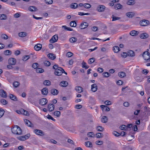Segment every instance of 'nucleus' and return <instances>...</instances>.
Masks as SVG:
<instances>
[{"label":"nucleus","instance_id":"obj_26","mask_svg":"<svg viewBox=\"0 0 150 150\" xmlns=\"http://www.w3.org/2000/svg\"><path fill=\"white\" fill-rule=\"evenodd\" d=\"M18 35L21 37H24L27 35V33L25 32H20L18 33Z\"/></svg>","mask_w":150,"mask_h":150},{"label":"nucleus","instance_id":"obj_64","mask_svg":"<svg viewBox=\"0 0 150 150\" xmlns=\"http://www.w3.org/2000/svg\"><path fill=\"white\" fill-rule=\"evenodd\" d=\"M73 55V53L71 52H68L66 54V56L68 57H71Z\"/></svg>","mask_w":150,"mask_h":150},{"label":"nucleus","instance_id":"obj_21","mask_svg":"<svg viewBox=\"0 0 150 150\" xmlns=\"http://www.w3.org/2000/svg\"><path fill=\"white\" fill-rule=\"evenodd\" d=\"M42 93L44 95H47L48 93V90L47 88H44L41 90Z\"/></svg>","mask_w":150,"mask_h":150},{"label":"nucleus","instance_id":"obj_50","mask_svg":"<svg viewBox=\"0 0 150 150\" xmlns=\"http://www.w3.org/2000/svg\"><path fill=\"white\" fill-rule=\"evenodd\" d=\"M95 61V59L94 58H92L89 59L88 61V63L89 64H91L93 63Z\"/></svg>","mask_w":150,"mask_h":150},{"label":"nucleus","instance_id":"obj_28","mask_svg":"<svg viewBox=\"0 0 150 150\" xmlns=\"http://www.w3.org/2000/svg\"><path fill=\"white\" fill-rule=\"evenodd\" d=\"M118 76L120 77L123 78L126 76V74L124 72H120L118 73Z\"/></svg>","mask_w":150,"mask_h":150},{"label":"nucleus","instance_id":"obj_31","mask_svg":"<svg viewBox=\"0 0 150 150\" xmlns=\"http://www.w3.org/2000/svg\"><path fill=\"white\" fill-rule=\"evenodd\" d=\"M48 57L51 59H54L56 58L55 55L52 53H50L48 54Z\"/></svg>","mask_w":150,"mask_h":150},{"label":"nucleus","instance_id":"obj_20","mask_svg":"<svg viewBox=\"0 0 150 150\" xmlns=\"http://www.w3.org/2000/svg\"><path fill=\"white\" fill-rule=\"evenodd\" d=\"M122 7V6L120 4H116L114 7V9L117 10L121 9Z\"/></svg>","mask_w":150,"mask_h":150},{"label":"nucleus","instance_id":"obj_10","mask_svg":"<svg viewBox=\"0 0 150 150\" xmlns=\"http://www.w3.org/2000/svg\"><path fill=\"white\" fill-rule=\"evenodd\" d=\"M105 8V7L103 5H100L98 6L97 10L98 12H102L104 11Z\"/></svg>","mask_w":150,"mask_h":150},{"label":"nucleus","instance_id":"obj_16","mask_svg":"<svg viewBox=\"0 0 150 150\" xmlns=\"http://www.w3.org/2000/svg\"><path fill=\"white\" fill-rule=\"evenodd\" d=\"M139 33L138 31L133 30L130 32V34L132 36H136Z\"/></svg>","mask_w":150,"mask_h":150},{"label":"nucleus","instance_id":"obj_3","mask_svg":"<svg viewBox=\"0 0 150 150\" xmlns=\"http://www.w3.org/2000/svg\"><path fill=\"white\" fill-rule=\"evenodd\" d=\"M34 132L37 135L43 136L45 135V133L42 130L38 129H35L34 130Z\"/></svg>","mask_w":150,"mask_h":150},{"label":"nucleus","instance_id":"obj_23","mask_svg":"<svg viewBox=\"0 0 150 150\" xmlns=\"http://www.w3.org/2000/svg\"><path fill=\"white\" fill-rule=\"evenodd\" d=\"M140 38L142 39H145L148 37V35L146 33H144L141 34Z\"/></svg>","mask_w":150,"mask_h":150},{"label":"nucleus","instance_id":"obj_18","mask_svg":"<svg viewBox=\"0 0 150 150\" xmlns=\"http://www.w3.org/2000/svg\"><path fill=\"white\" fill-rule=\"evenodd\" d=\"M28 10L32 12L38 10L36 7L35 6H30L28 8Z\"/></svg>","mask_w":150,"mask_h":150},{"label":"nucleus","instance_id":"obj_35","mask_svg":"<svg viewBox=\"0 0 150 150\" xmlns=\"http://www.w3.org/2000/svg\"><path fill=\"white\" fill-rule=\"evenodd\" d=\"M22 114L26 116H28L29 113L28 112L23 109H22Z\"/></svg>","mask_w":150,"mask_h":150},{"label":"nucleus","instance_id":"obj_12","mask_svg":"<svg viewBox=\"0 0 150 150\" xmlns=\"http://www.w3.org/2000/svg\"><path fill=\"white\" fill-rule=\"evenodd\" d=\"M0 95L4 98L7 97L6 92L3 90H0Z\"/></svg>","mask_w":150,"mask_h":150},{"label":"nucleus","instance_id":"obj_4","mask_svg":"<svg viewBox=\"0 0 150 150\" xmlns=\"http://www.w3.org/2000/svg\"><path fill=\"white\" fill-rule=\"evenodd\" d=\"M30 136L29 134H27L25 135L20 136L18 137L17 139L21 141H24L26 139H28Z\"/></svg>","mask_w":150,"mask_h":150},{"label":"nucleus","instance_id":"obj_25","mask_svg":"<svg viewBox=\"0 0 150 150\" xmlns=\"http://www.w3.org/2000/svg\"><path fill=\"white\" fill-rule=\"evenodd\" d=\"M75 89L77 92L79 93H81L83 91L82 88L80 86H76Z\"/></svg>","mask_w":150,"mask_h":150},{"label":"nucleus","instance_id":"obj_51","mask_svg":"<svg viewBox=\"0 0 150 150\" xmlns=\"http://www.w3.org/2000/svg\"><path fill=\"white\" fill-rule=\"evenodd\" d=\"M62 28H64L65 30H67L72 31L73 30L70 28L68 27L65 25L62 26Z\"/></svg>","mask_w":150,"mask_h":150},{"label":"nucleus","instance_id":"obj_29","mask_svg":"<svg viewBox=\"0 0 150 150\" xmlns=\"http://www.w3.org/2000/svg\"><path fill=\"white\" fill-rule=\"evenodd\" d=\"M9 97L10 99H12L13 100H14V101H16L17 100V97L13 94H10L9 95Z\"/></svg>","mask_w":150,"mask_h":150},{"label":"nucleus","instance_id":"obj_1","mask_svg":"<svg viewBox=\"0 0 150 150\" xmlns=\"http://www.w3.org/2000/svg\"><path fill=\"white\" fill-rule=\"evenodd\" d=\"M11 130L12 132L14 134L20 135L22 134V130L18 126H14L11 129Z\"/></svg>","mask_w":150,"mask_h":150},{"label":"nucleus","instance_id":"obj_56","mask_svg":"<svg viewBox=\"0 0 150 150\" xmlns=\"http://www.w3.org/2000/svg\"><path fill=\"white\" fill-rule=\"evenodd\" d=\"M96 143L97 145H100L103 144V142L101 141H97L96 142Z\"/></svg>","mask_w":150,"mask_h":150},{"label":"nucleus","instance_id":"obj_41","mask_svg":"<svg viewBox=\"0 0 150 150\" xmlns=\"http://www.w3.org/2000/svg\"><path fill=\"white\" fill-rule=\"evenodd\" d=\"M111 18L112 19V21H115L116 20H119L120 18V17L115 16L114 15H112Z\"/></svg>","mask_w":150,"mask_h":150},{"label":"nucleus","instance_id":"obj_8","mask_svg":"<svg viewBox=\"0 0 150 150\" xmlns=\"http://www.w3.org/2000/svg\"><path fill=\"white\" fill-rule=\"evenodd\" d=\"M8 62L9 64L15 65L16 63V60L14 58H11L8 59Z\"/></svg>","mask_w":150,"mask_h":150},{"label":"nucleus","instance_id":"obj_45","mask_svg":"<svg viewBox=\"0 0 150 150\" xmlns=\"http://www.w3.org/2000/svg\"><path fill=\"white\" fill-rule=\"evenodd\" d=\"M88 136L90 137H93L95 136V134L93 132H89L87 134Z\"/></svg>","mask_w":150,"mask_h":150},{"label":"nucleus","instance_id":"obj_9","mask_svg":"<svg viewBox=\"0 0 150 150\" xmlns=\"http://www.w3.org/2000/svg\"><path fill=\"white\" fill-rule=\"evenodd\" d=\"M47 103V100L45 98H42L40 99L39 100V103L42 105H46Z\"/></svg>","mask_w":150,"mask_h":150},{"label":"nucleus","instance_id":"obj_33","mask_svg":"<svg viewBox=\"0 0 150 150\" xmlns=\"http://www.w3.org/2000/svg\"><path fill=\"white\" fill-rule=\"evenodd\" d=\"M43 84L45 86H49L51 84V82L49 80H46L44 81Z\"/></svg>","mask_w":150,"mask_h":150},{"label":"nucleus","instance_id":"obj_55","mask_svg":"<svg viewBox=\"0 0 150 150\" xmlns=\"http://www.w3.org/2000/svg\"><path fill=\"white\" fill-rule=\"evenodd\" d=\"M30 58L29 55H25L23 57V60L24 61H26Z\"/></svg>","mask_w":150,"mask_h":150},{"label":"nucleus","instance_id":"obj_57","mask_svg":"<svg viewBox=\"0 0 150 150\" xmlns=\"http://www.w3.org/2000/svg\"><path fill=\"white\" fill-rule=\"evenodd\" d=\"M45 3L48 4H51L53 2L52 0H45Z\"/></svg>","mask_w":150,"mask_h":150},{"label":"nucleus","instance_id":"obj_30","mask_svg":"<svg viewBox=\"0 0 150 150\" xmlns=\"http://www.w3.org/2000/svg\"><path fill=\"white\" fill-rule=\"evenodd\" d=\"M113 50L115 52H118L120 51V48L118 46H115L113 47Z\"/></svg>","mask_w":150,"mask_h":150},{"label":"nucleus","instance_id":"obj_54","mask_svg":"<svg viewBox=\"0 0 150 150\" xmlns=\"http://www.w3.org/2000/svg\"><path fill=\"white\" fill-rule=\"evenodd\" d=\"M20 85V83L18 82L15 81L13 83V86L15 87H17L18 86Z\"/></svg>","mask_w":150,"mask_h":150},{"label":"nucleus","instance_id":"obj_38","mask_svg":"<svg viewBox=\"0 0 150 150\" xmlns=\"http://www.w3.org/2000/svg\"><path fill=\"white\" fill-rule=\"evenodd\" d=\"M54 115L59 117L61 115V112L59 111H55L54 112Z\"/></svg>","mask_w":150,"mask_h":150},{"label":"nucleus","instance_id":"obj_43","mask_svg":"<svg viewBox=\"0 0 150 150\" xmlns=\"http://www.w3.org/2000/svg\"><path fill=\"white\" fill-rule=\"evenodd\" d=\"M1 37L2 39L7 40L8 38V36L5 34H2L1 35Z\"/></svg>","mask_w":150,"mask_h":150},{"label":"nucleus","instance_id":"obj_19","mask_svg":"<svg viewBox=\"0 0 150 150\" xmlns=\"http://www.w3.org/2000/svg\"><path fill=\"white\" fill-rule=\"evenodd\" d=\"M60 86L63 87H66L68 85V83L66 81H63L60 83Z\"/></svg>","mask_w":150,"mask_h":150},{"label":"nucleus","instance_id":"obj_37","mask_svg":"<svg viewBox=\"0 0 150 150\" xmlns=\"http://www.w3.org/2000/svg\"><path fill=\"white\" fill-rule=\"evenodd\" d=\"M70 25L72 27H75L76 26V23L75 21H73L71 22Z\"/></svg>","mask_w":150,"mask_h":150},{"label":"nucleus","instance_id":"obj_27","mask_svg":"<svg viewBox=\"0 0 150 150\" xmlns=\"http://www.w3.org/2000/svg\"><path fill=\"white\" fill-rule=\"evenodd\" d=\"M134 15V13L133 12H128L126 13V16L129 18H132Z\"/></svg>","mask_w":150,"mask_h":150},{"label":"nucleus","instance_id":"obj_47","mask_svg":"<svg viewBox=\"0 0 150 150\" xmlns=\"http://www.w3.org/2000/svg\"><path fill=\"white\" fill-rule=\"evenodd\" d=\"M127 3L129 5H133L134 4V2L133 0H129Z\"/></svg>","mask_w":150,"mask_h":150},{"label":"nucleus","instance_id":"obj_42","mask_svg":"<svg viewBox=\"0 0 150 150\" xmlns=\"http://www.w3.org/2000/svg\"><path fill=\"white\" fill-rule=\"evenodd\" d=\"M53 69L55 70L54 71H56V70L59 69H61V68L58 66L57 65L55 64L52 67Z\"/></svg>","mask_w":150,"mask_h":150},{"label":"nucleus","instance_id":"obj_32","mask_svg":"<svg viewBox=\"0 0 150 150\" xmlns=\"http://www.w3.org/2000/svg\"><path fill=\"white\" fill-rule=\"evenodd\" d=\"M85 146L87 147H92L93 145L90 142H85Z\"/></svg>","mask_w":150,"mask_h":150},{"label":"nucleus","instance_id":"obj_24","mask_svg":"<svg viewBox=\"0 0 150 150\" xmlns=\"http://www.w3.org/2000/svg\"><path fill=\"white\" fill-rule=\"evenodd\" d=\"M51 93L53 95H57L58 93V91L55 89H52L51 91Z\"/></svg>","mask_w":150,"mask_h":150},{"label":"nucleus","instance_id":"obj_48","mask_svg":"<svg viewBox=\"0 0 150 150\" xmlns=\"http://www.w3.org/2000/svg\"><path fill=\"white\" fill-rule=\"evenodd\" d=\"M103 75L104 77H108L110 76V74L108 72H105L103 73Z\"/></svg>","mask_w":150,"mask_h":150},{"label":"nucleus","instance_id":"obj_17","mask_svg":"<svg viewBox=\"0 0 150 150\" xmlns=\"http://www.w3.org/2000/svg\"><path fill=\"white\" fill-rule=\"evenodd\" d=\"M24 122L25 124L28 126L30 127H33V125L31 122L28 120L25 119L24 120Z\"/></svg>","mask_w":150,"mask_h":150},{"label":"nucleus","instance_id":"obj_13","mask_svg":"<svg viewBox=\"0 0 150 150\" xmlns=\"http://www.w3.org/2000/svg\"><path fill=\"white\" fill-rule=\"evenodd\" d=\"M47 108L50 111H52L54 109V105L52 104H50L48 105Z\"/></svg>","mask_w":150,"mask_h":150},{"label":"nucleus","instance_id":"obj_5","mask_svg":"<svg viewBox=\"0 0 150 150\" xmlns=\"http://www.w3.org/2000/svg\"><path fill=\"white\" fill-rule=\"evenodd\" d=\"M140 24L142 26H146L149 24V22L147 20H143L140 21Z\"/></svg>","mask_w":150,"mask_h":150},{"label":"nucleus","instance_id":"obj_49","mask_svg":"<svg viewBox=\"0 0 150 150\" xmlns=\"http://www.w3.org/2000/svg\"><path fill=\"white\" fill-rule=\"evenodd\" d=\"M78 6V4L76 3H74L73 4H71L70 7L71 8H75Z\"/></svg>","mask_w":150,"mask_h":150},{"label":"nucleus","instance_id":"obj_39","mask_svg":"<svg viewBox=\"0 0 150 150\" xmlns=\"http://www.w3.org/2000/svg\"><path fill=\"white\" fill-rule=\"evenodd\" d=\"M82 67L85 68L86 69H87L89 67L84 62H82Z\"/></svg>","mask_w":150,"mask_h":150},{"label":"nucleus","instance_id":"obj_53","mask_svg":"<svg viewBox=\"0 0 150 150\" xmlns=\"http://www.w3.org/2000/svg\"><path fill=\"white\" fill-rule=\"evenodd\" d=\"M96 129L98 131L100 132H102L103 130V128L102 126H98L97 127Z\"/></svg>","mask_w":150,"mask_h":150},{"label":"nucleus","instance_id":"obj_6","mask_svg":"<svg viewBox=\"0 0 150 150\" xmlns=\"http://www.w3.org/2000/svg\"><path fill=\"white\" fill-rule=\"evenodd\" d=\"M63 71H64V70L61 68V69H59L54 71V74L57 76H60L63 73Z\"/></svg>","mask_w":150,"mask_h":150},{"label":"nucleus","instance_id":"obj_11","mask_svg":"<svg viewBox=\"0 0 150 150\" xmlns=\"http://www.w3.org/2000/svg\"><path fill=\"white\" fill-rule=\"evenodd\" d=\"M98 89V87L96 84H93L91 85V90L93 92L96 91Z\"/></svg>","mask_w":150,"mask_h":150},{"label":"nucleus","instance_id":"obj_60","mask_svg":"<svg viewBox=\"0 0 150 150\" xmlns=\"http://www.w3.org/2000/svg\"><path fill=\"white\" fill-rule=\"evenodd\" d=\"M1 102L3 105H5L7 103V101L4 99L1 100Z\"/></svg>","mask_w":150,"mask_h":150},{"label":"nucleus","instance_id":"obj_63","mask_svg":"<svg viewBox=\"0 0 150 150\" xmlns=\"http://www.w3.org/2000/svg\"><path fill=\"white\" fill-rule=\"evenodd\" d=\"M38 64L36 63H33L32 65V67L34 69L37 68L38 67Z\"/></svg>","mask_w":150,"mask_h":150},{"label":"nucleus","instance_id":"obj_14","mask_svg":"<svg viewBox=\"0 0 150 150\" xmlns=\"http://www.w3.org/2000/svg\"><path fill=\"white\" fill-rule=\"evenodd\" d=\"M42 47V45L40 44H38L35 45L34 48L35 50L36 51H39L40 50Z\"/></svg>","mask_w":150,"mask_h":150},{"label":"nucleus","instance_id":"obj_22","mask_svg":"<svg viewBox=\"0 0 150 150\" xmlns=\"http://www.w3.org/2000/svg\"><path fill=\"white\" fill-rule=\"evenodd\" d=\"M7 18L6 15L4 14H0V19L1 20H6Z\"/></svg>","mask_w":150,"mask_h":150},{"label":"nucleus","instance_id":"obj_46","mask_svg":"<svg viewBox=\"0 0 150 150\" xmlns=\"http://www.w3.org/2000/svg\"><path fill=\"white\" fill-rule=\"evenodd\" d=\"M77 41V39L75 37H72L69 39V41L71 42H74Z\"/></svg>","mask_w":150,"mask_h":150},{"label":"nucleus","instance_id":"obj_34","mask_svg":"<svg viewBox=\"0 0 150 150\" xmlns=\"http://www.w3.org/2000/svg\"><path fill=\"white\" fill-rule=\"evenodd\" d=\"M128 56L131 57H133L134 56V52L131 50H129L127 52Z\"/></svg>","mask_w":150,"mask_h":150},{"label":"nucleus","instance_id":"obj_58","mask_svg":"<svg viewBox=\"0 0 150 150\" xmlns=\"http://www.w3.org/2000/svg\"><path fill=\"white\" fill-rule=\"evenodd\" d=\"M45 65L47 66H49L50 65V63L48 61H45L44 62Z\"/></svg>","mask_w":150,"mask_h":150},{"label":"nucleus","instance_id":"obj_36","mask_svg":"<svg viewBox=\"0 0 150 150\" xmlns=\"http://www.w3.org/2000/svg\"><path fill=\"white\" fill-rule=\"evenodd\" d=\"M101 122L103 123L106 122L108 121V118L107 117L103 116L101 118Z\"/></svg>","mask_w":150,"mask_h":150},{"label":"nucleus","instance_id":"obj_59","mask_svg":"<svg viewBox=\"0 0 150 150\" xmlns=\"http://www.w3.org/2000/svg\"><path fill=\"white\" fill-rule=\"evenodd\" d=\"M83 6L86 8H88L91 7V5L88 4H84Z\"/></svg>","mask_w":150,"mask_h":150},{"label":"nucleus","instance_id":"obj_7","mask_svg":"<svg viewBox=\"0 0 150 150\" xmlns=\"http://www.w3.org/2000/svg\"><path fill=\"white\" fill-rule=\"evenodd\" d=\"M58 40V36L55 35H54L52 38L50 40V42L51 43H53L57 41Z\"/></svg>","mask_w":150,"mask_h":150},{"label":"nucleus","instance_id":"obj_52","mask_svg":"<svg viewBox=\"0 0 150 150\" xmlns=\"http://www.w3.org/2000/svg\"><path fill=\"white\" fill-rule=\"evenodd\" d=\"M96 136L97 138H100L103 137V135L102 133H98L96 134Z\"/></svg>","mask_w":150,"mask_h":150},{"label":"nucleus","instance_id":"obj_44","mask_svg":"<svg viewBox=\"0 0 150 150\" xmlns=\"http://www.w3.org/2000/svg\"><path fill=\"white\" fill-rule=\"evenodd\" d=\"M36 72L38 73H41L43 72L44 70L41 68H37L36 69Z\"/></svg>","mask_w":150,"mask_h":150},{"label":"nucleus","instance_id":"obj_15","mask_svg":"<svg viewBox=\"0 0 150 150\" xmlns=\"http://www.w3.org/2000/svg\"><path fill=\"white\" fill-rule=\"evenodd\" d=\"M88 26V24L86 22H84L81 24L80 26L81 29H83L87 28Z\"/></svg>","mask_w":150,"mask_h":150},{"label":"nucleus","instance_id":"obj_40","mask_svg":"<svg viewBox=\"0 0 150 150\" xmlns=\"http://www.w3.org/2000/svg\"><path fill=\"white\" fill-rule=\"evenodd\" d=\"M4 53L6 55H10L11 53V51L7 50L4 52Z\"/></svg>","mask_w":150,"mask_h":150},{"label":"nucleus","instance_id":"obj_62","mask_svg":"<svg viewBox=\"0 0 150 150\" xmlns=\"http://www.w3.org/2000/svg\"><path fill=\"white\" fill-rule=\"evenodd\" d=\"M122 56L124 58L128 56L127 53L123 52L122 54Z\"/></svg>","mask_w":150,"mask_h":150},{"label":"nucleus","instance_id":"obj_2","mask_svg":"<svg viewBox=\"0 0 150 150\" xmlns=\"http://www.w3.org/2000/svg\"><path fill=\"white\" fill-rule=\"evenodd\" d=\"M143 57L145 60L149 62L150 59V53L148 51L144 52L143 54Z\"/></svg>","mask_w":150,"mask_h":150},{"label":"nucleus","instance_id":"obj_61","mask_svg":"<svg viewBox=\"0 0 150 150\" xmlns=\"http://www.w3.org/2000/svg\"><path fill=\"white\" fill-rule=\"evenodd\" d=\"M112 133L115 136H117V137L119 136L120 135V133H119L115 131H114Z\"/></svg>","mask_w":150,"mask_h":150}]
</instances>
